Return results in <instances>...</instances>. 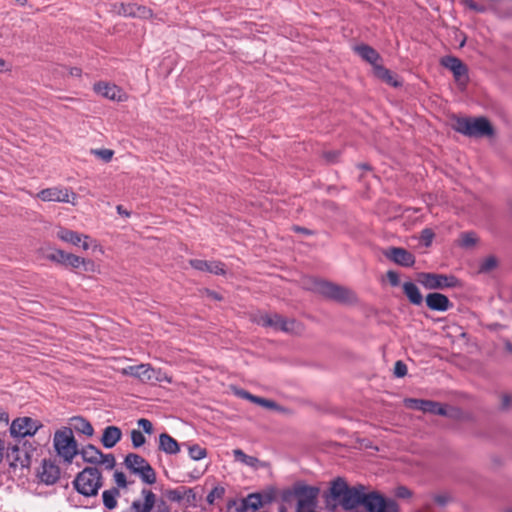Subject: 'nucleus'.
<instances>
[{"mask_svg": "<svg viewBox=\"0 0 512 512\" xmlns=\"http://www.w3.org/2000/svg\"><path fill=\"white\" fill-rule=\"evenodd\" d=\"M366 487L362 484L349 487L347 482L338 477L332 481L329 496L337 500L339 505L346 511H351L359 505H363L366 497Z\"/></svg>", "mask_w": 512, "mask_h": 512, "instance_id": "obj_1", "label": "nucleus"}, {"mask_svg": "<svg viewBox=\"0 0 512 512\" xmlns=\"http://www.w3.org/2000/svg\"><path fill=\"white\" fill-rule=\"evenodd\" d=\"M318 494L317 487L297 483L285 493L284 499L296 501V512H316Z\"/></svg>", "mask_w": 512, "mask_h": 512, "instance_id": "obj_2", "label": "nucleus"}, {"mask_svg": "<svg viewBox=\"0 0 512 512\" xmlns=\"http://www.w3.org/2000/svg\"><path fill=\"white\" fill-rule=\"evenodd\" d=\"M102 485V474L96 467L84 468L73 481L75 490L86 497L96 496Z\"/></svg>", "mask_w": 512, "mask_h": 512, "instance_id": "obj_3", "label": "nucleus"}, {"mask_svg": "<svg viewBox=\"0 0 512 512\" xmlns=\"http://www.w3.org/2000/svg\"><path fill=\"white\" fill-rule=\"evenodd\" d=\"M454 129L468 137H490L494 134L491 123L485 117L458 118L455 121Z\"/></svg>", "mask_w": 512, "mask_h": 512, "instance_id": "obj_4", "label": "nucleus"}, {"mask_svg": "<svg viewBox=\"0 0 512 512\" xmlns=\"http://www.w3.org/2000/svg\"><path fill=\"white\" fill-rule=\"evenodd\" d=\"M53 445L57 455L65 463L71 464L74 457L78 454V445L74 438L72 428L63 427L54 434Z\"/></svg>", "mask_w": 512, "mask_h": 512, "instance_id": "obj_5", "label": "nucleus"}, {"mask_svg": "<svg viewBox=\"0 0 512 512\" xmlns=\"http://www.w3.org/2000/svg\"><path fill=\"white\" fill-rule=\"evenodd\" d=\"M122 374L132 376L144 383H171L172 379L161 369H155L150 364L127 366L122 369Z\"/></svg>", "mask_w": 512, "mask_h": 512, "instance_id": "obj_6", "label": "nucleus"}, {"mask_svg": "<svg viewBox=\"0 0 512 512\" xmlns=\"http://www.w3.org/2000/svg\"><path fill=\"white\" fill-rule=\"evenodd\" d=\"M315 289L324 297L343 304H352L357 301L356 294L349 288L327 282L317 281Z\"/></svg>", "mask_w": 512, "mask_h": 512, "instance_id": "obj_7", "label": "nucleus"}, {"mask_svg": "<svg viewBox=\"0 0 512 512\" xmlns=\"http://www.w3.org/2000/svg\"><path fill=\"white\" fill-rule=\"evenodd\" d=\"M36 447L28 441L7 447L6 456L11 467L26 468L31 464V458Z\"/></svg>", "mask_w": 512, "mask_h": 512, "instance_id": "obj_8", "label": "nucleus"}, {"mask_svg": "<svg viewBox=\"0 0 512 512\" xmlns=\"http://www.w3.org/2000/svg\"><path fill=\"white\" fill-rule=\"evenodd\" d=\"M363 506L368 512H398L399 508L397 503L385 498L378 492H370L366 494Z\"/></svg>", "mask_w": 512, "mask_h": 512, "instance_id": "obj_9", "label": "nucleus"}, {"mask_svg": "<svg viewBox=\"0 0 512 512\" xmlns=\"http://www.w3.org/2000/svg\"><path fill=\"white\" fill-rule=\"evenodd\" d=\"M420 283L427 289L437 290L456 287L459 283L454 276H447L435 273H421L419 276Z\"/></svg>", "mask_w": 512, "mask_h": 512, "instance_id": "obj_10", "label": "nucleus"}, {"mask_svg": "<svg viewBox=\"0 0 512 512\" xmlns=\"http://www.w3.org/2000/svg\"><path fill=\"white\" fill-rule=\"evenodd\" d=\"M37 197L42 201H54L62 203H71L76 205L77 195L68 188L50 187L37 193Z\"/></svg>", "mask_w": 512, "mask_h": 512, "instance_id": "obj_11", "label": "nucleus"}, {"mask_svg": "<svg viewBox=\"0 0 512 512\" xmlns=\"http://www.w3.org/2000/svg\"><path fill=\"white\" fill-rule=\"evenodd\" d=\"M41 426L38 421L30 417L17 418L10 425V434L23 439L26 436L35 435Z\"/></svg>", "mask_w": 512, "mask_h": 512, "instance_id": "obj_12", "label": "nucleus"}, {"mask_svg": "<svg viewBox=\"0 0 512 512\" xmlns=\"http://www.w3.org/2000/svg\"><path fill=\"white\" fill-rule=\"evenodd\" d=\"M404 404L408 408L420 410L425 413H431V414H435V415L449 416V417L453 416L452 414L448 413V411L442 404H440L439 402H436V401L416 399V398H406L404 400Z\"/></svg>", "mask_w": 512, "mask_h": 512, "instance_id": "obj_13", "label": "nucleus"}, {"mask_svg": "<svg viewBox=\"0 0 512 512\" xmlns=\"http://www.w3.org/2000/svg\"><path fill=\"white\" fill-rule=\"evenodd\" d=\"M441 65L449 69L459 86L465 87L468 82L467 66L457 57L445 56L441 59Z\"/></svg>", "mask_w": 512, "mask_h": 512, "instance_id": "obj_14", "label": "nucleus"}, {"mask_svg": "<svg viewBox=\"0 0 512 512\" xmlns=\"http://www.w3.org/2000/svg\"><path fill=\"white\" fill-rule=\"evenodd\" d=\"M384 255L389 260L403 267H412L415 263V256L401 247H390L384 252Z\"/></svg>", "mask_w": 512, "mask_h": 512, "instance_id": "obj_15", "label": "nucleus"}, {"mask_svg": "<svg viewBox=\"0 0 512 512\" xmlns=\"http://www.w3.org/2000/svg\"><path fill=\"white\" fill-rule=\"evenodd\" d=\"M57 237L67 243L78 246L81 245L84 250H88L90 248L89 240L90 237L88 235H82L75 231H72L67 228L60 227L57 231Z\"/></svg>", "mask_w": 512, "mask_h": 512, "instance_id": "obj_16", "label": "nucleus"}, {"mask_svg": "<svg viewBox=\"0 0 512 512\" xmlns=\"http://www.w3.org/2000/svg\"><path fill=\"white\" fill-rule=\"evenodd\" d=\"M59 477V467L50 460H43L41 470L39 471V478L41 482L47 485H52L57 482Z\"/></svg>", "mask_w": 512, "mask_h": 512, "instance_id": "obj_17", "label": "nucleus"}, {"mask_svg": "<svg viewBox=\"0 0 512 512\" xmlns=\"http://www.w3.org/2000/svg\"><path fill=\"white\" fill-rule=\"evenodd\" d=\"M425 301L427 307L433 311L445 312L453 306L446 295L438 292L429 293Z\"/></svg>", "mask_w": 512, "mask_h": 512, "instance_id": "obj_18", "label": "nucleus"}, {"mask_svg": "<svg viewBox=\"0 0 512 512\" xmlns=\"http://www.w3.org/2000/svg\"><path fill=\"white\" fill-rule=\"evenodd\" d=\"M94 91L105 97V98H108L110 100H116V101H122L123 100V92L122 90L114 85V84H109V83H106V82H98L96 84H94Z\"/></svg>", "mask_w": 512, "mask_h": 512, "instance_id": "obj_19", "label": "nucleus"}, {"mask_svg": "<svg viewBox=\"0 0 512 512\" xmlns=\"http://www.w3.org/2000/svg\"><path fill=\"white\" fill-rule=\"evenodd\" d=\"M190 265L200 271H208L215 275L225 274L224 264L219 261H205L200 259L190 260Z\"/></svg>", "mask_w": 512, "mask_h": 512, "instance_id": "obj_20", "label": "nucleus"}, {"mask_svg": "<svg viewBox=\"0 0 512 512\" xmlns=\"http://www.w3.org/2000/svg\"><path fill=\"white\" fill-rule=\"evenodd\" d=\"M158 449L167 455H176L180 452V444L168 433L159 435Z\"/></svg>", "mask_w": 512, "mask_h": 512, "instance_id": "obj_21", "label": "nucleus"}, {"mask_svg": "<svg viewBox=\"0 0 512 512\" xmlns=\"http://www.w3.org/2000/svg\"><path fill=\"white\" fill-rule=\"evenodd\" d=\"M122 437V432L117 426H107L101 438V443L105 448L114 447Z\"/></svg>", "mask_w": 512, "mask_h": 512, "instance_id": "obj_22", "label": "nucleus"}, {"mask_svg": "<svg viewBox=\"0 0 512 512\" xmlns=\"http://www.w3.org/2000/svg\"><path fill=\"white\" fill-rule=\"evenodd\" d=\"M284 317L280 314L273 313V314H260L258 318L255 319L257 324L262 325L264 327H271L276 331H281L282 323H283Z\"/></svg>", "mask_w": 512, "mask_h": 512, "instance_id": "obj_23", "label": "nucleus"}, {"mask_svg": "<svg viewBox=\"0 0 512 512\" xmlns=\"http://www.w3.org/2000/svg\"><path fill=\"white\" fill-rule=\"evenodd\" d=\"M354 50L363 60L373 65V69H375V65H378L377 62L380 59V55L374 48L362 44L356 46Z\"/></svg>", "mask_w": 512, "mask_h": 512, "instance_id": "obj_24", "label": "nucleus"}, {"mask_svg": "<svg viewBox=\"0 0 512 512\" xmlns=\"http://www.w3.org/2000/svg\"><path fill=\"white\" fill-rule=\"evenodd\" d=\"M403 292L405 296L408 298L409 302L413 305H421L423 302V296L418 288V286L411 282L403 283Z\"/></svg>", "mask_w": 512, "mask_h": 512, "instance_id": "obj_25", "label": "nucleus"}, {"mask_svg": "<svg viewBox=\"0 0 512 512\" xmlns=\"http://www.w3.org/2000/svg\"><path fill=\"white\" fill-rule=\"evenodd\" d=\"M70 425L72 428V431L75 430L81 434H84L86 436H92L94 433V429L89 421H87L85 418L76 416L72 417L70 419Z\"/></svg>", "mask_w": 512, "mask_h": 512, "instance_id": "obj_26", "label": "nucleus"}, {"mask_svg": "<svg viewBox=\"0 0 512 512\" xmlns=\"http://www.w3.org/2000/svg\"><path fill=\"white\" fill-rule=\"evenodd\" d=\"M79 453L84 462L91 464H98L102 457V452L92 444L83 447Z\"/></svg>", "mask_w": 512, "mask_h": 512, "instance_id": "obj_27", "label": "nucleus"}, {"mask_svg": "<svg viewBox=\"0 0 512 512\" xmlns=\"http://www.w3.org/2000/svg\"><path fill=\"white\" fill-rule=\"evenodd\" d=\"M132 473L135 475H138L140 477V479L142 480V482L149 484V485L154 484L157 479L156 472L149 463L138 468L137 470H135Z\"/></svg>", "mask_w": 512, "mask_h": 512, "instance_id": "obj_28", "label": "nucleus"}, {"mask_svg": "<svg viewBox=\"0 0 512 512\" xmlns=\"http://www.w3.org/2000/svg\"><path fill=\"white\" fill-rule=\"evenodd\" d=\"M374 74L393 87H398L401 85L395 76L382 65H375Z\"/></svg>", "mask_w": 512, "mask_h": 512, "instance_id": "obj_29", "label": "nucleus"}, {"mask_svg": "<svg viewBox=\"0 0 512 512\" xmlns=\"http://www.w3.org/2000/svg\"><path fill=\"white\" fill-rule=\"evenodd\" d=\"M147 463L148 461L144 457L136 453L127 454L124 460L126 468L129 469L131 472H134L135 470L144 466Z\"/></svg>", "mask_w": 512, "mask_h": 512, "instance_id": "obj_30", "label": "nucleus"}, {"mask_svg": "<svg viewBox=\"0 0 512 512\" xmlns=\"http://www.w3.org/2000/svg\"><path fill=\"white\" fill-rule=\"evenodd\" d=\"M120 496V492L117 488L105 490L102 493L103 504L108 510H113L117 506V499Z\"/></svg>", "mask_w": 512, "mask_h": 512, "instance_id": "obj_31", "label": "nucleus"}, {"mask_svg": "<svg viewBox=\"0 0 512 512\" xmlns=\"http://www.w3.org/2000/svg\"><path fill=\"white\" fill-rule=\"evenodd\" d=\"M281 331L292 334V335H298L301 334L303 331V326L300 322L295 320L294 318H285L283 319Z\"/></svg>", "mask_w": 512, "mask_h": 512, "instance_id": "obj_32", "label": "nucleus"}, {"mask_svg": "<svg viewBox=\"0 0 512 512\" xmlns=\"http://www.w3.org/2000/svg\"><path fill=\"white\" fill-rule=\"evenodd\" d=\"M246 505L247 510L255 512L263 506V499L261 494L253 493L249 494L246 498L242 499Z\"/></svg>", "mask_w": 512, "mask_h": 512, "instance_id": "obj_33", "label": "nucleus"}, {"mask_svg": "<svg viewBox=\"0 0 512 512\" xmlns=\"http://www.w3.org/2000/svg\"><path fill=\"white\" fill-rule=\"evenodd\" d=\"M66 257H67V252L60 250V249H51L47 253H45L46 259L56 262V263H59V264H63V265H64Z\"/></svg>", "mask_w": 512, "mask_h": 512, "instance_id": "obj_34", "label": "nucleus"}, {"mask_svg": "<svg viewBox=\"0 0 512 512\" xmlns=\"http://www.w3.org/2000/svg\"><path fill=\"white\" fill-rule=\"evenodd\" d=\"M187 448L192 460H201L207 456V450L198 444L188 445Z\"/></svg>", "mask_w": 512, "mask_h": 512, "instance_id": "obj_35", "label": "nucleus"}, {"mask_svg": "<svg viewBox=\"0 0 512 512\" xmlns=\"http://www.w3.org/2000/svg\"><path fill=\"white\" fill-rule=\"evenodd\" d=\"M498 265V261L496 257L489 256L485 259H483L479 265V272L480 273H489L492 270H494Z\"/></svg>", "mask_w": 512, "mask_h": 512, "instance_id": "obj_36", "label": "nucleus"}, {"mask_svg": "<svg viewBox=\"0 0 512 512\" xmlns=\"http://www.w3.org/2000/svg\"><path fill=\"white\" fill-rule=\"evenodd\" d=\"M477 236L474 232H465L461 234L460 246L464 248H471L477 243Z\"/></svg>", "mask_w": 512, "mask_h": 512, "instance_id": "obj_37", "label": "nucleus"}, {"mask_svg": "<svg viewBox=\"0 0 512 512\" xmlns=\"http://www.w3.org/2000/svg\"><path fill=\"white\" fill-rule=\"evenodd\" d=\"M86 260L77 255L67 253V257L65 259L64 265L71 266L73 268H78L80 265H85Z\"/></svg>", "mask_w": 512, "mask_h": 512, "instance_id": "obj_38", "label": "nucleus"}, {"mask_svg": "<svg viewBox=\"0 0 512 512\" xmlns=\"http://www.w3.org/2000/svg\"><path fill=\"white\" fill-rule=\"evenodd\" d=\"M131 441L134 448H139L145 444L146 438L140 430L134 429L131 431Z\"/></svg>", "mask_w": 512, "mask_h": 512, "instance_id": "obj_39", "label": "nucleus"}, {"mask_svg": "<svg viewBox=\"0 0 512 512\" xmlns=\"http://www.w3.org/2000/svg\"><path fill=\"white\" fill-rule=\"evenodd\" d=\"M98 464L105 466L107 470H112L115 467L116 460L113 454H103Z\"/></svg>", "mask_w": 512, "mask_h": 512, "instance_id": "obj_40", "label": "nucleus"}, {"mask_svg": "<svg viewBox=\"0 0 512 512\" xmlns=\"http://www.w3.org/2000/svg\"><path fill=\"white\" fill-rule=\"evenodd\" d=\"M228 512H248L243 500L232 501L228 504Z\"/></svg>", "mask_w": 512, "mask_h": 512, "instance_id": "obj_41", "label": "nucleus"}, {"mask_svg": "<svg viewBox=\"0 0 512 512\" xmlns=\"http://www.w3.org/2000/svg\"><path fill=\"white\" fill-rule=\"evenodd\" d=\"M92 153L97 157L101 158L105 162H109L113 157V151L110 149H95Z\"/></svg>", "mask_w": 512, "mask_h": 512, "instance_id": "obj_42", "label": "nucleus"}, {"mask_svg": "<svg viewBox=\"0 0 512 512\" xmlns=\"http://www.w3.org/2000/svg\"><path fill=\"white\" fill-rule=\"evenodd\" d=\"M136 9H137V5H135V4H127V5L121 4L118 12H119V14L124 15V16L135 17Z\"/></svg>", "mask_w": 512, "mask_h": 512, "instance_id": "obj_43", "label": "nucleus"}, {"mask_svg": "<svg viewBox=\"0 0 512 512\" xmlns=\"http://www.w3.org/2000/svg\"><path fill=\"white\" fill-rule=\"evenodd\" d=\"M184 495L185 490L181 489L169 490L167 493V497L173 502H180L184 498Z\"/></svg>", "mask_w": 512, "mask_h": 512, "instance_id": "obj_44", "label": "nucleus"}, {"mask_svg": "<svg viewBox=\"0 0 512 512\" xmlns=\"http://www.w3.org/2000/svg\"><path fill=\"white\" fill-rule=\"evenodd\" d=\"M434 238V232L430 228H425L421 231L420 239L425 246H429Z\"/></svg>", "mask_w": 512, "mask_h": 512, "instance_id": "obj_45", "label": "nucleus"}, {"mask_svg": "<svg viewBox=\"0 0 512 512\" xmlns=\"http://www.w3.org/2000/svg\"><path fill=\"white\" fill-rule=\"evenodd\" d=\"M261 406L266 408V409L277 410L279 412H285L286 411V409L284 407L280 406L275 401L270 400V399H266V398L263 399Z\"/></svg>", "mask_w": 512, "mask_h": 512, "instance_id": "obj_46", "label": "nucleus"}, {"mask_svg": "<svg viewBox=\"0 0 512 512\" xmlns=\"http://www.w3.org/2000/svg\"><path fill=\"white\" fill-rule=\"evenodd\" d=\"M137 424L140 428H142L143 432L147 434H152L154 431L151 421L146 418H140L137 421Z\"/></svg>", "mask_w": 512, "mask_h": 512, "instance_id": "obj_47", "label": "nucleus"}, {"mask_svg": "<svg viewBox=\"0 0 512 512\" xmlns=\"http://www.w3.org/2000/svg\"><path fill=\"white\" fill-rule=\"evenodd\" d=\"M407 374V366L402 361H397L394 366V375L396 377H404Z\"/></svg>", "mask_w": 512, "mask_h": 512, "instance_id": "obj_48", "label": "nucleus"}, {"mask_svg": "<svg viewBox=\"0 0 512 512\" xmlns=\"http://www.w3.org/2000/svg\"><path fill=\"white\" fill-rule=\"evenodd\" d=\"M114 480L118 487H121V488L127 487L126 475L123 472L115 471Z\"/></svg>", "mask_w": 512, "mask_h": 512, "instance_id": "obj_49", "label": "nucleus"}, {"mask_svg": "<svg viewBox=\"0 0 512 512\" xmlns=\"http://www.w3.org/2000/svg\"><path fill=\"white\" fill-rule=\"evenodd\" d=\"M224 494V488L215 487L207 496V501L213 503L216 498H221Z\"/></svg>", "mask_w": 512, "mask_h": 512, "instance_id": "obj_50", "label": "nucleus"}, {"mask_svg": "<svg viewBox=\"0 0 512 512\" xmlns=\"http://www.w3.org/2000/svg\"><path fill=\"white\" fill-rule=\"evenodd\" d=\"M135 17L149 18L152 16V11L144 6H137Z\"/></svg>", "mask_w": 512, "mask_h": 512, "instance_id": "obj_51", "label": "nucleus"}, {"mask_svg": "<svg viewBox=\"0 0 512 512\" xmlns=\"http://www.w3.org/2000/svg\"><path fill=\"white\" fill-rule=\"evenodd\" d=\"M387 279L392 286H398L400 284L399 275L393 270L387 272Z\"/></svg>", "mask_w": 512, "mask_h": 512, "instance_id": "obj_52", "label": "nucleus"}, {"mask_svg": "<svg viewBox=\"0 0 512 512\" xmlns=\"http://www.w3.org/2000/svg\"><path fill=\"white\" fill-rule=\"evenodd\" d=\"M323 157L328 163H334L338 160L339 152L338 151H327L323 153Z\"/></svg>", "mask_w": 512, "mask_h": 512, "instance_id": "obj_53", "label": "nucleus"}, {"mask_svg": "<svg viewBox=\"0 0 512 512\" xmlns=\"http://www.w3.org/2000/svg\"><path fill=\"white\" fill-rule=\"evenodd\" d=\"M449 500L450 497L447 494H439L434 497V501L440 506L446 505Z\"/></svg>", "mask_w": 512, "mask_h": 512, "instance_id": "obj_54", "label": "nucleus"}, {"mask_svg": "<svg viewBox=\"0 0 512 512\" xmlns=\"http://www.w3.org/2000/svg\"><path fill=\"white\" fill-rule=\"evenodd\" d=\"M396 495L400 498H408L411 496V491L408 488L401 486L397 488Z\"/></svg>", "mask_w": 512, "mask_h": 512, "instance_id": "obj_55", "label": "nucleus"}, {"mask_svg": "<svg viewBox=\"0 0 512 512\" xmlns=\"http://www.w3.org/2000/svg\"><path fill=\"white\" fill-rule=\"evenodd\" d=\"M233 454L235 456V459L238 461H241L245 464L246 458H248L249 455H246L241 449H235L233 451Z\"/></svg>", "mask_w": 512, "mask_h": 512, "instance_id": "obj_56", "label": "nucleus"}, {"mask_svg": "<svg viewBox=\"0 0 512 512\" xmlns=\"http://www.w3.org/2000/svg\"><path fill=\"white\" fill-rule=\"evenodd\" d=\"M233 454L235 456V459L238 461H241L245 464L246 458H248L249 455H246L241 449H235L233 451Z\"/></svg>", "mask_w": 512, "mask_h": 512, "instance_id": "obj_57", "label": "nucleus"}, {"mask_svg": "<svg viewBox=\"0 0 512 512\" xmlns=\"http://www.w3.org/2000/svg\"><path fill=\"white\" fill-rule=\"evenodd\" d=\"M233 454L235 456V459L238 461H241L245 464L246 458H248L249 455H246L241 449H235L233 451Z\"/></svg>", "mask_w": 512, "mask_h": 512, "instance_id": "obj_58", "label": "nucleus"}, {"mask_svg": "<svg viewBox=\"0 0 512 512\" xmlns=\"http://www.w3.org/2000/svg\"><path fill=\"white\" fill-rule=\"evenodd\" d=\"M154 512H170V509L166 502L161 500L156 504Z\"/></svg>", "mask_w": 512, "mask_h": 512, "instance_id": "obj_59", "label": "nucleus"}, {"mask_svg": "<svg viewBox=\"0 0 512 512\" xmlns=\"http://www.w3.org/2000/svg\"><path fill=\"white\" fill-rule=\"evenodd\" d=\"M512 398L509 395H503L501 399V406L503 409H508L511 405Z\"/></svg>", "mask_w": 512, "mask_h": 512, "instance_id": "obj_60", "label": "nucleus"}, {"mask_svg": "<svg viewBox=\"0 0 512 512\" xmlns=\"http://www.w3.org/2000/svg\"><path fill=\"white\" fill-rule=\"evenodd\" d=\"M9 422V415L7 412L0 410V425L7 426Z\"/></svg>", "mask_w": 512, "mask_h": 512, "instance_id": "obj_61", "label": "nucleus"}, {"mask_svg": "<svg viewBox=\"0 0 512 512\" xmlns=\"http://www.w3.org/2000/svg\"><path fill=\"white\" fill-rule=\"evenodd\" d=\"M464 3L467 7H469L470 9L472 10H475V11H483L482 8H480L475 2L474 0H464Z\"/></svg>", "mask_w": 512, "mask_h": 512, "instance_id": "obj_62", "label": "nucleus"}, {"mask_svg": "<svg viewBox=\"0 0 512 512\" xmlns=\"http://www.w3.org/2000/svg\"><path fill=\"white\" fill-rule=\"evenodd\" d=\"M258 463H259V460L253 456H248V458H246V461H245V465L250 466V467H256Z\"/></svg>", "mask_w": 512, "mask_h": 512, "instance_id": "obj_63", "label": "nucleus"}, {"mask_svg": "<svg viewBox=\"0 0 512 512\" xmlns=\"http://www.w3.org/2000/svg\"><path fill=\"white\" fill-rule=\"evenodd\" d=\"M237 395L243 399H246V400H249L251 401V398L253 397V394L249 393L248 391H245V390H239L237 391Z\"/></svg>", "mask_w": 512, "mask_h": 512, "instance_id": "obj_64", "label": "nucleus"}]
</instances>
